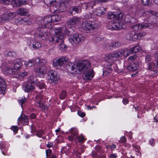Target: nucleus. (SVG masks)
Listing matches in <instances>:
<instances>
[{
	"instance_id": "obj_1",
	"label": "nucleus",
	"mask_w": 158,
	"mask_h": 158,
	"mask_svg": "<svg viewBox=\"0 0 158 158\" xmlns=\"http://www.w3.org/2000/svg\"><path fill=\"white\" fill-rule=\"evenodd\" d=\"M68 72L74 74L83 72V79L89 80L94 76V71L90 69V63L88 60L81 61L78 63L69 62L66 66Z\"/></svg>"
},
{
	"instance_id": "obj_2",
	"label": "nucleus",
	"mask_w": 158,
	"mask_h": 158,
	"mask_svg": "<svg viewBox=\"0 0 158 158\" xmlns=\"http://www.w3.org/2000/svg\"><path fill=\"white\" fill-rule=\"evenodd\" d=\"M129 52L128 49H123L118 52H114L108 54L105 56V60L110 62V61L113 60L114 58H119L123 55L127 57L129 55Z\"/></svg>"
},
{
	"instance_id": "obj_3",
	"label": "nucleus",
	"mask_w": 158,
	"mask_h": 158,
	"mask_svg": "<svg viewBox=\"0 0 158 158\" xmlns=\"http://www.w3.org/2000/svg\"><path fill=\"white\" fill-rule=\"evenodd\" d=\"M151 21L148 20L147 17L144 19V22L142 24H137L131 27V28L136 31H139L143 28H151L153 27V25L151 23Z\"/></svg>"
},
{
	"instance_id": "obj_4",
	"label": "nucleus",
	"mask_w": 158,
	"mask_h": 158,
	"mask_svg": "<svg viewBox=\"0 0 158 158\" xmlns=\"http://www.w3.org/2000/svg\"><path fill=\"white\" fill-rule=\"evenodd\" d=\"M69 39L70 43L73 45L79 44L82 42L84 37L81 34L78 33L73 34L69 35Z\"/></svg>"
},
{
	"instance_id": "obj_5",
	"label": "nucleus",
	"mask_w": 158,
	"mask_h": 158,
	"mask_svg": "<svg viewBox=\"0 0 158 158\" xmlns=\"http://www.w3.org/2000/svg\"><path fill=\"white\" fill-rule=\"evenodd\" d=\"M55 35L49 39L50 42L54 43H58L63 42L64 41V35L61 31L56 29L55 31Z\"/></svg>"
},
{
	"instance_id": "obj_6",
	"label": "nucleus",
	"mask_w": 158,
	"mask_h": 158,
	"mask_svg": "<svg viewBox=\"0 0 158 158\" xmlns=\"http://www.w3.org/2000/svg\"><path fill=\"white\" fill-rule=\"evenodd\" d=\"M81 27L85 31H89L97 28L98 25L95 24L94 22L86 20L82 23Z\"/></svg>"
},
{
	"instance_id": "obj_7",
	"label": "nucleus",
	"mask_w": 158,
	"mask_h": 158,
	"mask_svg": "<svg viewBox=\"0 0 158 158\" xmlns=\"http://www.w3.org/2000/svg\"><path fill=\"white\" fill-rule=\"evenodd\" d=\"M37 65L38 67L35 69V73L39 77H43L46 71V68L44 65V63L40 61L37 64Z\"/></svg>"
},
{
	"instance_id": "obj_8",
	"label": "nucleus",
	"mask_w": 158,
	"mask_h": 158,
	"mask_svg": "<svg viewBox=\"0 0 158 158\" xmlns=\"http://www.w3.org/2000/svg\"><path fill=\"white\" fill-rule=\"evenodd\" d=\"M49 77L48 78V82L51 84L55 85L56 82L59 79V76L57 73L52 70L50 71L48 73Z\"/></svg>"
},
{
	"instance_id": "obj_9",
	"label": "nucleus",
	"mask_w": 158,
	"mask_h": 158,
	"mask_svg": "<svg viewBox=\"0 0 158 158\" xmlns=\"http://www.w3.org/2000/svg\"><path fill=\"white\" fill-rule=\"evenodd\" d=\"M68 60V59L65 57H62L57 60H54L53 61V65L57 68L65 64Z\"/></svg>"
},
{
	"instance_id": "obj_10",
	"label": "nucleus",
	"mask_w": 158,
	"mask_h": 158,
	"mask_svg": "<svg viewBox=\"0 0 158 158\" xmlns=\"http://www.w3.org/2000/svg\"><path fill=\"white\" fill-rule=\"evenodd\" d=\"M15 16V13L9 11L5 12L2 17H0V22L7 21L13 19Z\"/></svg>"
},
{
	"instance_id": "obj_11",
	"label": "nucleus",
	"mask_w": 158,
	"mask_h": 158,
	"mask_svg": "<svg viewBox=\"0 0 158 158\" xmlns=\"http://www.w3.org/2000/svg\"><path fill=\"white\" fill-rule=\"evenodd\" d=\"M147 12L150 14L149 17L147 18L148 20H150L151 23L152 24L153 26L158 21V12H156L155 14V15H153L154 13L151 10L148 11Z\"/></svg>"
},
{
	"instance_id": "obj_12",
	"label": "nucleus",
	"mask_w": 158,
	"mask_h": 158,
	"mask_svg": "<svg viewBox=\"0 0 158 158\" xmlns=\"http://www.w3.org/2000/svg\"><path fill=\"white\" fill-rule=\"evenodd\" d=\"M0 3L3 4H11L14 6H20L22 5L23 1H18L17 2L16 0H0Z\"/></svg>"
},
{
	"instance_id": "obj_13",
	"label": "nucleus",
	"mask_w": 158,
	"mask_h": 158,
	"mask_svg": "<svg viewBox=\"0 0 158 158\" xmlns=\"http://www.w3.org/2000/svg\"><path fill=\"white\" fill-rule=\"evenodd\" d=\"M34 85L30 82L25 83L23 85V89L25 92H31L35 89Z\"/></svg>"
},
{
	"instance_id": "obj_14",
	"label": "nucleus",
	"mask_w": 158,
	"mask_h": 158,
	"mask_svg": "<svg viewBox=\"0 0 158 158\" xmlns=\"http://www.w3.org/2000/svg\"><path fill=\"white\" fill-rule=\"evenodd\" d=\"M156 62H157L156 65L154 61H152L151 62H149L147 64L148 66L147 69L150 71H153L156 73H158V70H154L155 68L158 67V60H157Z\"/></svg>"
},
{
	"instance_id": "obj_15",
	"label": "nucleus",
	"mask_w": 158,
	"mask_h": 158,
	"mask_svg": "<svg viewBox=\"0 0 158 158\" xmlns=\"http://www.w3.org/2000/svg\"><path fill=\"white\" fill-rule=\"evenodd\" d=\"M126 38L127 40L134 41L137 40V36L135 32L129 31L126 35Z\"/></svg>"
},
{
	"instance_id": "obj_16",
	"label": "nucleus",
	"mask_w": 158,
	"mask_h": 158,
	"mask_svg": "<svg viewBox=\"0 0 158 158\" xmlns=\"http://www.w3.org/2000/svg\"><path fill=\"white\" fill-rule=\"evenodd\" d=\"M145 12L144 10L142 8H136L135 11V17H141L142 16H146L148 15V13Z\"/></svg>"
},
{
	"instance_id": "obj_17",
	"label": "nucleus",
	"mask_w": 158,
	"mask_h": 158,
	"mask_svg": "<svg viewBox=\"0 0 158 158\" xmlns=\"http://www.w3.org/2000/svg\"><path fill=\"white\" fill-rule=\"evenodd\" d=\"M81 21L80 19L77 17L71 18L66 23V25H73L79 23Z\"/></svg>"
},
{
	"instance_id": "obj_18",
	"label": "nucleus",
	"mask_w": 158,
	"mask_h": 158,
	"mask_svg": "<svg viewBox=\"0 0 158 158\" xmlns=\"http://www.w3.org/2000/svg\"><path fill=\"white\" fill-rule=\"evenodd\" d=\"M52 18L51 16H45L43 19L41 20V23H42V25L41 27L43 28H45L46 27V24L47 23L52 22Z\"/></svg>"
},
{
	"instance_id": "obj_19",
	"label": "nucleus",
	"mask_w": 158,
	"mask_h": 158,
	"mask_svg": "<svg viewBox=\"0 0 158 158\" xmlns=\"http://www.w3.org/2000/svg\"><path fill=\"white\" fill-rule=\"evenodd\" d=\"M4 72L6 74H15L16 73V69L14 68L12 65L9 66L4 69Z\"/></svg>"
},
{
	"instance_id": "obj_20",
	"label": "nucleus",
	"mask_w": 158,
	"mask_h": 158,
	"mask_svg": "<svg viewBox=\"0 0 158 158\" xmlns=\"http://www.w3.org/2000/svg\"><path fill=\"white\" fill-rule=\"evenodd\" d=\"M36 35L37 36L42 38L43 40L47 37L46 34L41 29H38L36 32Z\"/></svg>"
},
{
	"instance_id": "obj_21",
	"label": "nucleus",
	"mask_w": 158,
	"mask_h": 158,
	"mask_svg": "<svg viewBox=\"0 0 158 158\" xmlns=\"http://www.w3.org/2000/svg\"><path fill=\"white\" fill-rule=\"evenodd\" d=\"M124 20L126 22L130 23L132 24L136 22V19L135 18L132 17L129 15L126 16Z\"/></svg>"
},
{
	"instance_id": "obj_22",
	"label": "nucleus",
	"mask_w": 158,
	"mask_h": 158,
	"mask_svg": "<svg viewBox=\"0 0 158 158\" xmlns=\"http://www.w3.org/2000/svg\"><path fill=\"white\" fill-rule=\"evenodd\" d=\"M36 103L35 105L36 106H40L41 105V101L42 100L43 97L41 94H39L37 95L36 97Z\"/></svg>"
},
{
	"instance_id": "obj_23",
	"label": "nucleus",
	"mask_w": 158,
	"mask_h": 158,
	"mask_svg": "<svg viewBox=\"0 0 158 158\" xmlns=\"http://www.w3.org/2000/svg\"><path fill=\"white\" fill-rule=\"evenodd\" d=\"M6 83L5 80L2 79V78L0 77V85H5ZM5 87H2L0 86V94H2L4 95L5 93V91L4 90Z\"/></svg>"
},
{
	"instance_id": "obj_24",
	"label": "nucleus",
	"mask_w": 158,
	"mask_h": 158,
	"mask_svg": "<svg viewBox=\"0 0 158 158\" xmlns=\"http://www.w3.org/2000/svg\"><path fill=\"white\" fill-rule=\"evenodd\" d=\"M18 14L21 15H26L27 16L28 15V10L23 8H21L18 10H17Z\"/></svg>"
},
{
	"instance_id": "obj_25",
	"label": "nucleus",
	"mask_w": 158,
	"mask_h": 158,
	"mask_svg": "<svg viewBox=\"0 0 158 158\" xmlns=\"http://www.w3.org/2000/svg\"><path fill=\"white\" fill-rule=\"evenodd\" d=\"M56 1H51L50 0H44L45 3L47 5L49 4H51V5L50 6V10L51 12H54L56 10H53L54 8V6L52 5L53 2H55Z\"/></svg>"
},
{
	"instance_id": "obj_26",
	"label": "nucleus",
	"mask_w": 158,
	"mask_h": 158,
	"mask_svg": "<svg viewBox=\"0 0 158 158\" xmlns=\"http://www.w3.org/2000/svg\"><path fill=\"white\" fill-rule=\"evenodd\" d=\"M18 121L24 122L27 123L28 122V117L24 114H22L18 119Z\"/></svg>"
},
{
	"instance_id": "obj_27",
	"label": "nucleus",
	"mask_w": 158,
	"mask_h": 158,
	"mask_svg": "<svg viewBox=\"0 0 158 158\" xmlns=\"http://www.w3.org/2000/svg\"><path fill=\"white\" fill-rule=\"evenodd\" d=\"M69 140L71 141L73 140L74 139H77L79 142H83L84 141V139L82 136H78L77 137H75V138L72 136H69L68 137Z\"/></svg>"
},
{
	"instance_id": "obj_28",
	"label": "nucleus",
	"mask_w": 158,
	"mask_h": 158,
	"mask_svg": "<svg viewBox=\"0 0 158 158\" xmlns=\"http://www.w3.org/2000/svg\"><path fill=\"white\" fill-rule=\"evenodd\" d=\"M141 49V48L138 46H134L130 49V50L128 49V51L129 52V54L131 53H134L140 51Z\"/></svg>"
},
{
	"instance_id": "obj_29",
	"label": "nucleus",
	"mask_w": 158,
	"mask_h": 158,
	"mask_svg": "<svg viewBox=\"0 0 158 158\" xmlns=\"http://www.w3.org/2000/svg\"><path fill=\"white\" fill-rule=\"evenodd\" d=\"M96 12L98 15H104L106 11L105 8L103 7H100L96 10Z\"/></svg>"
},
{
	"instance_id": "obj_30",
	"label": "nucleus",
	"mask_w": 158,
	"mask_h": 158,
	"mask_svg": "<svg viewBox=\"0 0 158 158\" xmlns=\"http://www.w3.org/2000/svg\"><path fill=\"white\" fill-rule=\"evenodd\" d=\"M69 131L71 134L70 136H72L74 138L75 137L78 136H77L78 134V131L75 128H71Z\"/></svg>"
},
{
	"instance_id": "obj_31",
	"label": "nucleus",
	"mask_w": 158,
	"mask_h": 158,
	"mask_svg": "<svg viewBox=\"0 0 158 158\" xmlns=\"http://www.w3.org/2000/svg\"><path fill=\"white\" fill-rule=\"evenodd\" d=\"M35 63V60H30L28 61L24 62V64L27 67H31Z\"/></svg>"
},
{
	"instance_id": "obj_32",
	"label": "nucleus",
	"mask_w": 158,
	"mask_h": 158,
	"mask_svg": "<svg viewBox=\"0 0 158 158\" xmlns=\"http://www.w3.org/2000/svg\"><path fill=\"white\" fill-rule=\"evenodd\" d=\"M18 23L20 24H27V22L28 20V19L25 18H18L17 20Z\"/></svg>"
},
{
	"instance_id": "obj_33",
	"label": "nucleus",
	"mask_w": 158,
	"mask_h": 158,
	"mask_svg": "<svg viewBox=\"0 0 158 158\" xmlns=\"http://www.w3.org/2000/svg\"><path fill=\"white\" fill-rule=\"evenodd\" d=\"M138 65L135 64H133L128 66L127 67V69L128 70L133 71L136 70L138 68Z\"/></svg>"
},
{
	"instance_id": "obj_34",
	"label": "nucleus",
	"mask_w": 158,
	"mask_h": 158,
	"mask_svg": "<svg viewBox=\"0 0 158 158\" xmlns=\"http://www.w3.org/2000/svg\"><path fill=\"white\" fill-rule=\"evenodd\" d=\"M58 48L60 50L64 51L67 49V46L64 44V41H63V42H61L60 43L58 46Z\"/></svg>"
},
{
	"instance_id": "obj_35",
	"label": "nucleus",
	"mask_w": 158,
	"mask_h": 158,
	"mask_svg": "<svg viewBox=\"0 0 158 158\" xmlns=\"http://www.w3.org/2000/svg\"><path fill=\"white\" fill-rule=\"evenodd\" d=\"M22 63L20 62H18L12 65L14 68L16 69V72L19 70V68L22 65Z\"/></svg>"
},
{
	"instance_id": "obj_36",
	"label": "nucleus",
	"mask_w": 158,
	"mask_h": 158,
	"mask_svg": "<svg viewBox=\"0 0 158 158\" xmlns=\"http://www.w3.org/2000/svg\"><path fill=\"white\" fill-rule=\"evenodd\" d=\"M123 13L122 12H117L115 13V19L121 20L123 18Z\"/></svg>"
},
{
	"instance_id": "obj_37",
	"label": "nucleus",
	"mask_w": 158,
	"mask_h": 158,
	"mask_svg": "<svg viewBox=\"0 0 158 158\" xmlns=\"http://www.w3.org/2000/svg\"><path fill=\"white\" fill-rule=\"evenodd\" d=\"M51 18H52V22H54L59 21L60 18L58 15H55L51 16Z\"/></svg>"
},
{
	"instance_id": "obj_38",
	"label": "nucleus",
	"mask_w": 158,
	"mask_h": 158,
	"mask_svg": "<svg viewBox=\"0 0 158 158\" xmlns=\"http://www.w3.org/2000/svg\"><path fill=\"white\" fill-rule=\"evenodd\" d=\"M98 2H97V1H92L89 2H87V4L88 9H92L94 5Z\"/></svg>"
},
{
	"instance_id": "obj_39",
	"label": "nucleus",
	"mask_w": 158,
	"mask_h": 158,
	"mask_svg": "<svg viewBox=\"0 0 158 158\" xmlns=\"http://www.w3.org/2000/svg\"><path fill=\"white\" fill-rule=\"evenodd\" d=\"M72 10L74 11L77 13H80L81 10V7L80 6H76L73 7L72 8Z\"/></svg>"
},
{
	"instance_id": "obj_40",
	"label": "nucleus",
	"mask_w": 158,
	"mask_h": 158,
	"mask_svg": "<svg viewBox=\"0 0 158 158\" xmlns=\"http://www.w3.org/2000/svg\"><path fill=\"white\" fill-rule=\"evenodd\" d=\"M115 27H114V29L117 30H119L121 29L123 27L119 21L115 22Z\"/></svg>"
},
{
	"instance_id": "obj_41",
	"label": "nucleus",
	"mask_w": 158,
	"mask_h": 158,
	"mask_svg": "<svg viewBox=\"0 0 158 158\" xmlns=\"http://www.w3.org/2000/svg\"><path fill=\"white\" fill-rule=\"evenodd\" d=\"M152 57L150 55H147L145 57V63L147 64L149 62H151Z\"/></svg>"
},
{
	"instance_id": "obj_42",
	"label": "nucleus",
	"mask_w": 158,
	"mask_h": 158,
	"mask_svg": "<svg viewBox=\"0 0 158 158\" xmlns=\"http://www.w3.org/2000/svg\"><path fill=\"white\" fill-rule=\"evenodd\" d=\"M30 82L34 84H37L38 81H37L33 75H31L29 77Z\"/></svg>"
},
{
	"instance_id": "obj_43",
	"label": "nucleus",
	"mask_w": 158,
	"mask_h": 158,
	"mask_svg": "<svg viewBox=\"0 0 158 158\" xmlns=\"http://www.w3.org/2000/svg\"><path fill=\"white\" fill-rule=\"evenodd\" d=\"M115 13L112 12H109L108 13L107 15V18L109 19H115Z\"/></svg>"
},
{
	"instance_id": "obj_44",
	"label": "nucleus",
	"mask_w": 158,
	"mask_h": 158,
	"mask_svg": "<svg viewBox=\"0 0 158 158\" xmlns=\"http://www.w3.org/2000/svg\"><path fill=\"white\" fill-rule=\"evenodd\" d=\"M41 46V45L39 42H35L32 44V47L34 49H38L40 48Z\"/></svg>"
},
{
	"instance_id": "obj_45",
	"label": "nucleus",
	"mask_w": 158,
	"mask_h": 158,
	"mask_svg": "<svg viewBox=\"0 0 158 158\" xmlns=\"http://www.w3.org/2000/svg\"><path fill=\"white\" fill-rule=\"evenodd\" d=\"M66 96L67 93L66 91L64 90H62L60 95V99H63L65 98Z\"/></svg>"
},
{
	"instance_id": "obj_46",
	"label": "nucleus",
	"mask_w": 158,
	"mask_h": 158,
	"mask_svg": "<svg viewBox=\"0 0 158 158\" xmlns=\"http://www.w3.org/2000/svg\"><path fill=\"white\" fill-rule=\"evenodd\" d=\"M143 5L148 6L151 3V0H141Z\"/></svg>"
},
{
	"instance_id": "obj_47",
	"label": "nucleus",
	"mask_w": 158,
	"mask_h": 158,
	"mask_svg": "<svg viewBox=\"0 0 158 158\" xmlns=\"http://www.w3.org/2000/svg\"><path fill=\"white\" fill-rule=\"evenodd\" d=\"M37 84H35L37 86H38L39 88L40 89H43L45 88V84L42 82H40L38 81H37Z\"/></svg>"
},
{
	"instance_id": "obj_48",
	"label": "nucleus",
	"mask_w": 158,
	"mask_h": 158,
	"mask_svg": "<svg viewBox=\"0 0 158 158\" xmlns=\"http://www.w3.org/2000/svg\"><path fill=\"white\" fill-rule=\"evenodd\" d=\"M137 36V39H140L141 37L145 36L146 35V33L144 32H142L140 33H136Z\"/></svg>"
},
{
	"instance_id": "obj_49",
	"label": "nucleus",
	"mask_w": 158,
	"mask_h": 158,
	"mask_svg": "<svg viewBox=\"0 0 158 158\" xmlns=\"http://www.w3.org/2000/svg\"><path fill=\"white\" fill-rule=\"evenodd\" d=\"M44 132L43 130L38 131L36 132V135L40 137H41L44 134Z\"/></svg>"
},
{
	"instance_id": "obj_50",
	"label": "nucleus",
	"mask_w": 158,
	"mask_h": 158,
	"mask_svg": "<svg viewBox=\"0 0 158 158\" xmlns=\"http://www.w3.org/2000/svg\"><path fill=\"white\" fill-rule=\"evenodd\" d=\"M27 73L24 72L22 73H20L18 75L19 77L20 78H23L25 77L27 75Z\"/></svg>"
},
{
	"instance_id": "obj_51",
	"label": "nucleus",
	"mask_w": 158,
	"mask_h": 158,
	"mask_svg": "<svg viewBox=\"0 0 158 158\" xmlns=\"http://www.w3.org/2000/svg\"><path fill=\"white\" fill-rule=\"evenodd\" d=\"M113 64L110 63H108L106 64V69H107L109 71H111L112 69L111 68V66L113 65Z\"/></svg>"
},
{
	"instance_id": "obj_52",
	"label": "nucleus",
	"mask_w": 158,
	"mask_h": 158,
	"mask_svg": "<svg viewBox=\"0 0 158 158\" xmlns=\"http://www.w3.org/2000/svg\"><path fill=\"white\" fill-rule=\"evenodd\" d=\"M18 101L19 104L20 105L22 108L23 104L26 101V99L25 98H24L21 99L20 100H18Z\"/></svg>"
},
{
	"instance_id": "obj_53",
	"label": "nucleus",
	"mask_w": 158,
	"mask_h": 158,
	"mask_svg": "<svg viewBox=\"0 0 158 158\" xmlns=\"http://www.w3.org/2000/svg\"><path fill=\"white\" fill-rule=\"evenodd\" d=\"M7 54L8 56L12 57H15L16 56V53L14 51L9 52Z\"/></svg>"
},
{
	"instance_id": "obj_54",
	"label": "nucleus",
	"mask_w": 158,
	"mask_h": 158,
	"mask_svg": "<svg viewBox=\"0 0 158 158\" xmlns=\"http://www.w3.org/2000/svg\"><path fill=\"white\" fill-rule=\"evenodd\" d=\"M132 146L133 147L134 149L136 152H139L140 148L139 146L138 145H133Z\"/></svg>"
},
{
	"instance_id": "obj_55",
	"label": "nucleus",
	"mask_w": 158,
	"mask_h": 158,
	"mask_svg": "<svg viewBox=\"0 0 158 158\" xmlns=\"http://www.w3.org/2000/svg\"><path fill=\"white\" fill-rule=\"evenodd\" d=\"M120 45V43L119 42H114L112 43V47H118Z\"/></svg>"
},
{
	"instance_id": "obj_56",
	"label": "nucleus",
	"mask_w": 158,
	"mask_h": 158,
	"mask_svg": "<svg viewBox=\"0 0 158 158\" xmlns=\"http://www.w3.org/2000/svg\"><path fill=\"white\" fill-rule=\"evenodd\" d=\"M80 6H81V7H82L81 8H82L83 9H88L87 4V2H84L82 3Z\"/></svg>"
},
{
	"instance_id": "obj_57",
	"label": "nucleus",
	"mask_w": 158,
	"mask_h": 158,
	"mask_svg": "<svg viewBox=\"0 0 158 158\" xmlns=\"http://www.w3.org/2000/svg\"><path fill=\"white\" fill-rule=\"evenodd\" d=\"M149 143L150 145L152 146H154L155 143V139L153 138H151L149 140Z\"/></svg>"
},
{
	"instance_id": "obj_58",
	"label": "nucleus",
	"mask_w": 158,
	"mask_h": 158,
	"mask_svg": "<svg viewBox=\"0 0 158 158\" xmlns=\"http://www.w3.org/2000/svg\"><path fill=\"white\" fill-rule=\"evenodd\" d=\"M37 107H40L42 109L46 110L48 109V107L43 103H41L40 106H37Z\"/></svg>"
},
{
	"instance_id": "obj_59",
	"label": "nucleus",
	"mask_w": 158,
	"mask_h": 158,
	"mask_svg": "<svg viewBox=\"0 0 158 158\" xmlns=\"http://www.w3.org/2000/svg\"><path fill=\"white\" fill-rule=\"evenodd\" d=\"M126 141V138L125 136L122 137L119 141L121 143H124Z\"/></svg>"
},
{
	"instance_id": "obj_60",
	"label": "nucleus",
	"mask_w": 158,
	"mask_h": 158,
	"mask_svg": "<svg viewBox=\"0 0 158 158\" xmlns=\"http://www.w3.org/2000/svg\"><path fill=\"white\" fill-rule=\"evenodd\" d=\"M101 39L99 37H96L93 38V40L94 41L96 42H98L100 41Z\"/></svg>"
},
{
	"instance_id": "obj_61",
	"label": "nucleus",
	"mask_w": 158,
	"mask_h": 158,
	"mask_svg": "<svg viewBox=\"0 0 158 158\" xmlns=\"http://www.w3.org/2000/svg\"><path fill=\"white\" fill-rule=\"evenodd\" d=\"M112 21H111L110 22H109L108 23L107 27H108V29H110L111 30L112 29Z\"/></svg>"
},
{
	"instance_id": "obj_62",
	"label": "nucleus",
	"mask_w": 158,
	"mask_h": 158,
	"mask_svg": "<svg viewBox=\"0 0 158 158\" xmlns=\"http://www.w3.org/2000/svg\"><path fill=\"white\" fill-rule=\"evenodd\" d=\"M12 129L14 132H17L18 129V127L16 126H13L12 127Z\"/></svg>"
},
{
	"instance_id": "obj_63",
	"label": "nucleus",
	"mask_w": 158,
	"mask_h": 158,
	"mask_svg": "<svg viewBox=\"0 0 158 158\" xmlns=\"http://www.w3.org/2000/svg\"><path fill=\"white\" fill-rule=\"evenodd\" d=\"M78 114L81 117H83L85 115V113L82 112L81 111L78 112Z\"/></svg>"
},
{
	"instance_id": "obj_64",
	"label": "nucleus",
	"mask_w": 158,
	"mask_h": 158,
	"mask_svg": "<svg viewBox=\"0 0 158 158\" xmlns=\"http://www.w3.org/2000/svg\"><path fill=\"white\" fill-rule=\"evenodd\" d=\"M111 71H107L106 70H104L103 71V74L105 75H108V74L110 73Z\"/></svg>"
}]
</instances>
